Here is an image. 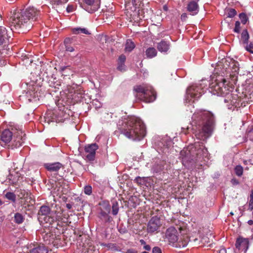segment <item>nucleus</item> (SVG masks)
<instances>
[{
  "instance_id": "obj_23",
  "label": "nucleus",
  "mask_w": 253,
  "mask_h": 253,
  "mask_svg": "<svg viewBox=\"0 0 253 253\" xmlns=\"http://www.w3.org/2000/svg\"><path fill=\"white\" fill-rule=\"evenodd\" d=\"M48 250L44 246L39 245L31 250L30 253H47Z\"/></svg>"
},
{
  "instance_id": "obj_42",
  "label": "nucleus",
  "mask_w": 253,
  "mask_h": 253,
  "mask_svg": "<svg viewBox=\"0 0 253 253\" xmlns=\"http://www.w3.org/2000/svg\"><path fill=\"white\" fill-rule=\"evenodd\" d=\"M126 60V56L124 54H122L119 57L118 63H125Z\"/></svg>"
},
{
  "instance_id": "obj_32",
  "label": "nucleus",
  "mask_w": 253,
  "mask_h": 253,
  "mask_svg": "<svg viewBox=\"0 0 253 253\" xmlns=\"http://www.w3.org/2000/svg\"><path fill=\"white\" fill-rule=\"evenodd\" d=\"M134 181L140 185H143L146 184V178L144 177L137 176L134 179Z\"/></svg>"
},
{
  "instance_id": "obj_11",
  "label": "nucleus",
  "mask_w": 253,
  "mask_h": 253,
  "mask_svg": "<svg viewBox=\"0 0 253 253\" xmlns=\"http://www.w3.org/2000/svg\"><path fill=\"white\" fill-rule=\"evenodd\" d=\"M11 33H9L6 28L0 26V47L5 49L10 42Z\"/></svg>"
},
{
  "instance_id": "obj_40",
  "label": "nucleus",
  "mask_w": 253,
  "mask_h": 253,
  "mask_svg": "<svg viewBox=\"0 0 253 253\" xmlns=\"http://www.w3.org/2000/svg\"><path fill=\"white\" fill-rule=\"evenodd\" d=\"M246 49L248 51L253 54V42H251L249 44H246Z\"/></svg>"
},
{
  "instance_id": "obj_24",
  "label": "nucleus",
  "mask_w": 253,
  "mask_h": 253,
  "mask_svg": "<svg viewBox=\"0 0 253 253\" xmlns=\"http://www.w3.org/2000/svg\"><path fill=\"white\" fill-rule=\"evenodd\" d=\"M100 205L101 206V208L99 211H103L105 212L110 213L111 206L108 201H103Z\"/></svg>"
},
{
  "instance_id": "obj_61",
  "label": "nucleus",
  "mask_w": 253,
  "mask_h": 253,
  "mask_svg": "<svg viewBox=\"0 0 253 253\" xmlns=\"http://www.w3.org/2000/svg\"><path fill=\"white\" fill-rule=\"evenodd\" d=\"M219 253H226V250L224 249H221L219 251Z\"/></svg>"
},
{
  "instance_id": "obj_46",
  "label": "nucleus",
  "mask_w": 253,
  "mask_h": 253,
  "mask_svg": "<svg viewBox=\"0 0 253 253\" xmlns=\"http://www.w3.org/2000/svg\"><path fill=\"white\" fill-rule=\"evenodd\" d=\"M248 210L251 211L253 210V202L251 200L249 201Z\"/></svg>"
},
{
  "instance_id": "obj_37",
  "label": "nucleus",
  "mask_w": 253,
  "mask_h": 253,
  "mask_svg": "<svg viewBox=\"0 0 253 253\" xmlns=\"http://www.w3.org/2000/svg\"><path fill=\"white\" fill-rule=\"evenodd\" d=\"M84 191L85 194L90 195L92 192V187L90 185H85L84 187Z\"/></svg>"
},
{
  "instance_id": "obj_52",
  "label": "nucleus",
  "mask_w": 253,
  "mask_h": 253,
  "mask_svg": "<svg viewBox=\"0 0 253 253\" xmlns=\"http://www.w3.org/2000/svg\"><path fill=\"white\" fill-rule=\"evenodd\" d=\"M143 249L147 251H149L151 250V247L149 245H146L144 246Z\"/></svg>"
},
{
  "instance_id": "obj_20",
  "label": "nucleus",
  "mask_w": 253,
  "mask_h": 253,
  "mask_svg": "<svg viewBox=\"0 0 253 253\" xmlns=\"http://www.w3.org/2000/svg\"><path fill=\"white\" fill-rule=\"evenodd\" d=\"M51 70V67L48 66L47 65H44L42 67L41 72L42 75L43 79H46L48 80L50 77H53V75L50 72Z\"/></svg>"
},
{
  "instance_id": "obj_43",
  "label": "nucleus",
  "mask_w": 253,
  "mask_h": 253,
  "mask_svg": "<svg viewBox=\"0 0 253 253\" xmlns=\"http://www.w3.org/2000/svg\"><path fill=\"white\" fill-rule=\"evenodd\" d=\"M152 253H162L161 249L158 247H155L152 249Z\"/></svg>"
},
{
  "instance_id": "obj_9",
  "label": "nucleus",
  "mask_w": 253,
  "mask_h": 253,
  "mask_svg": "<svg viewBox=\"0 0 253 253\" xmlns=\"http://www.w3.org/2000/svg\"><path fill=\"white\" fill-rule=\"evenodd\" d=\"M51 210L50 207L48 206L42 205V206L38 211V214L39 218L41 216H44L43 219L44 221L51 225L55 221L54 217L51 216Z\"/></svg>"
},
{
  "instance_id": "obj_2",
  "label": "nucleus",
  "mask_w": 253,
  "mask_h": 253,
  "mask_svg": "<svg viewBox=\"0 0 253 253\" xmlns=\"http://www.w3.org/2000/svg\"><path fill=\"white\" fill-rule=\"evenodd\" d=\"M41 18V11L33 6L17 9L11 16V30L18 33L29 31L34 23Z\"/></svg>"
},
{
  "instance_id": "obj_19",
  "label": "nucleus",
  "mask_w": 253,
  "mask_h": 253,
  "mask_svg": "<svg viewBox=\"0 0 253 253\" xmlns=\"http://www.w3.org/2000/svg\"><path fill=\"white\" fill-rule=\"evenodd\" d=\"M249 245V240L248 238H244L243 237H239L237 239L235 246L239 250L241 248L247 249Z\"/></svg>"
},
{
  "instance_id": "obj_47",
  "label": "nucleus",
  "mask_w": 253,
  "mask_h": 253,
  "mask_svg": "<svg viewBox=\"0 0 253 253\" xmlns=\"http://www.w3.org/2000/svg\"><path fill=\"white\" fill-rule=\"evenodd\" d=\"M66 46V50L69 52H73L74 51V48L72 46H70L67 45H65Z\"/></svg>"
},
{
  "instance_id": "obj_53",
  "label": "nucleus",
  "mask_w": 253,
  "mask_h": 253,
  "mask_svg": "<svg viewBox=\"0 0 253 253\" xmlns=\"http://www.w3.org/2000/svg\"><path fill=\"white\" fill-rule=\"evenodd\" d=\"M97 252L95 251H92L91 249H88L84 253H96Z\"/></svg>"
},
{
  "instance_id": "obj_13",
  "label": "nucleus",
  "mask_w": 253,
  "mask_h": 253,
  "mask_svg": "<svg viewBox=\"0 0 253 253\" xmlns=\"http://www.w3.org/2000/svg\"><path fill=\"white\" fill-rule=\"evenodd\" d=\"M98 149V146L95 143L85 145L84 152L86 159L89 162L93 161L95 158L96 151Z\"/></svg>"
},
{
  "instance_id": "obj_36",
  "label": "nucleus",
  "mask_w": 253,
  "mask_h": 253,
  "mask_svg": "<svg viewBox=\"0 0 253 253\" xmlns=\"http://www.w3.org/2000/svg\"><path fill=\"white\" fill-rule=\"evenodd\" d=\"M227 17L233 18L237 14L236 10L234 8H229L227 10Z\"/></svg>"
},
{
  "instance_id": "obj_28",
  "label": "nucleus",
  "mask_w": 253,
  "mask_h": 253,
  "mask_svg": "<svg viewBox=\"0 0 253 253\" xmlns=\"http://www.w3.org/2000/svg\"><path fill=\"white\" fill-rule=\"evenodd\" d=\"M72 32L74 34L83 33L86 35H90V33L85 28H75L72 29Z\"/></svg>"
},
{
  "instance_id": "obj_31",
  "label": "nucleus",
  "mask_w": 253,
  "mask_h": 253,
  "mask_svg": "<svg viewBox=\"0 0 253 253\" xmlns=\"http://www.w3.org/2000/svg\"><path fill=\"white\" fill-rule=\"evenodd\" d=\"M112 214L114 215H116L119 211V204L117 201H115L112 202Z\"/></svg>"
},
{
  "instance_id": "obj_7",
  "label": "nucleus",
  "mask_w": 253,
  "mask_h": 253,
  "mask_svg": "<svg viewBox=\"0 0 253 253\" xmlns=\"http://www.w3.org/2000/svg\"><path fill=\"white\" fill-rule=\"evenodd\" d=\"M133 90L136 96L145 102H152L156 98V93L152 86L136 85L133 87Z\"/></svg>"
},
{
  "instance_id": "obj_14",
  "label": "nucleus",
  "mask_w": 253,
  "mask_h": 253,
  "mask_svg": "<svg viewBox=\"0 0 253 253\" xmlns=\"http://www.w3.org/2000/svg\"><path fill=\"white\" fill-rule=\"evenodd\" d=\"M84 4L82 7L90 13L96 11L100 7L99 2L97 0H83Z\"/></svg>"
},
{
  "instance_id": "obj_5",
  "label": "nucleus",
  "mask_w": 253,
  "mask_h": 253,
  "mask_svg": "<svg viewBox=\"0 0 253 253\" xmlns=\"http://www.w3.org/2000/svg\"><path fill=\"white\" fill-rule=\"evenodd\" d=\"M229 82L228 78H225L222 76L219 75L215 82L211 84H210L207 80H202L200 83L196 84L199 86L201 91L204 90V93L208 89L207 86L209 85L208 90L211 94L218 96H224L229 93Z\"/></svg>"
},
{
  "instance_id": "obj_17",
  "label": "nucleus",
  "mask_w": 253,
  "mask_h": 253,
  "mask_svg": "<svg viewBox=\"0 0 253 253\" xmlns=\"http://www.w3.org/2000/svg\"><path fill=\"white\" fill-rule=\"evenodd\" d=\"M157 48L160 52L167 53L170 48V42L162 40L157 43Z\"/></svg>"
},
{
  "instance_id": "obj_16",
  "label": "nucleus",
  "mask_w": 253,
  "mask_h": 253,
  "mask_svg": "<svg viewBox=\"0 0 253 253\" xmlns=\"http://www.w3.org/2000/svg\"><path fill=\"white\" fill-rule=\"evenodd\" d=\"M44 167L49 171L57 172L63 167V165L59 162H55L45 164Z\"/></svg>"
},
{
  "instance_id": "obj_30",
  "label": "nucleus",
  "mask_w": 253,
  "mask_h": 253,
  "mask_svg": "<svg viewBox=\"0 0 253 253\" xmlns=\"http://www.w3.org/2000/svg\"><path fill=\"white\" fill-rule=\"evenodd\" d=\"M44 118L45 119V121H46L48 123L50 122H54L56 121L54 113L51 111L46 113Z\"/></svg>"
},
{
  "instance_id": "obj_54",
  "label": "nucleus",
  "mask_w": 253,
  "mask_h": 253,
  "mask_svg": "<svg viewBox=\"0 0 253 253\" xmlns=\"http://www.w3.org/2000/svg\"><path fill=\"white\" fill-rule=\"evenodd\" d=\"M68 12H70L72 11V6L68 5L66 8Z\"/></svg>"
},
{
  "instance_id": "obj_50",
  "label": "nucleus",
  "mask_w": 253,
  "mask_h": 253,
  "mask_svg": "<svg viewBox=\"0 0 253 253\" xmlns=\"http://www.w3.org/2000/svg\"><path fill=\"white\" fill-rule=\"evenodd\" d=\"M126 253H137V251L133 249H128Z\"/></svg>"
},
{
  "instance_id": "obj_33",
  "label": "nucleus",
  "mask_w": 253,
  "mask_h": 253,
  "mask_svg": "<svg viewBox=\"0 0 253 253\" xmlns=\"http://www.w3.org/2000/svg\"><path fill=\"white\" fill-rule=\"evenodd\" d=\"M239 17L241 20V23L243 24H246L247 21L249 20V18L247 14L244 12H242L239 14Z\"/></svg>"
},
{
  "instance_id": "obj_58",
  "label": "nucleus",
  "mask_w": 253,
  "mask_h": 253,
  "mask_svg": "<svg viewBox=\"0 0 253 253\" xmlns=\"http://www.w3.org/2000/svg\"><path fill=\"white\" fill-rule=\"evenodd\" d=\"M163 9H164V11H168V7L167 6V5H164L163 6Z\"/></svg>"
},
{
  "instance_id": "obj_39",
  "label": "nucleus",
  "mask_w": 253,
  "mask_h": 253,
  "mask_svg": "<svg viewBox=\"0 0 253 253\" xmlns=\"http://www.w3.org/2000/svg\"><path fill=\"white\" fill-rule=\"evenodd\" d=\"M240 22L239 21H237L235 22V28L233 30L234 32L237 33H239L240 32Z\"/></svg>"
},
{
  "instance_id": "obj_44",
  "label": "nucleus",
  "mask_w": 253,
  "mask_h": 253,
  "mask_svg": "<svg viewBox=\"0 0 253 253\" xmlns=\"http://www.w3.org/2000/svg\"><path fill=\"white\" fill-rule=\"evenodd\" d=\"M69 67H70V66H61L60 68V71L61 73H62L63 74L65 72L66 70H67L68 69H70Z\"/></svg>"
},
{
  "instance_id": "obj_45",
  "label": "nucleus",
  "mask_w": 253,
  "mask_h": 253,
  "mask_svg": "<svg viewBox=\"0 0 253 253\" xmlns=\"http://www.w3.org/2000/svg\"><path fill=\"white\" fill-rule=\"evenodd\" d=\"M72 38H67L65 39L64 40V43L66 45H67L69 43H70L72 42Z\"/></svg>"
},
{
  "instance_id": "obj_48",
  "label": "nucleus",
  "mask_w": 253,
  "mask_h": 253,
  "mask_svg": "<svg viewBox=\"0 0 253 253\" xmlns=\"http://www.w3.org/2000/svg\"><path fill=\"white\" fill-rule=\"evenodd\" d=\"M231 182L233 185H236L239 184V181L236 178H233L231 180Z\"/></svg>"
},
{
  "instance_id": "obj_51",
  "label": "nucleus",
  "mask_w": 253,
  "mask_h": 253,
  "mask_svg": "<svg viewBox=\"0 0 253 253\" xmlns=\"http://www.w3.org/2000/svg\"><path fill=\"white\" fill-rule=\"evenodd\" d=\"M54 2V3L56 5H60L62 3V1L61 0H52Z\"/></svg>"
},
{
  "instance_id": "obj_63",
  "label": "nucleus",
  "mask_w": 253,
  "mask_h": 253,
  "mask_svg": "<svg viewBox=\"0 0 253 253\" xmlns=\"http://www.w3.org/2000/svg\"><path fill=\"white\" fill-rule=\"evenodd\" d=\"M141 253H149L147 252H146V251H144V252H142Z\"/></svg>"
},
{
  "instance_id": "obj_3",
  "label": "nucleus",
  "mask_w": 253,
  "mask_h": 253,
  "mask_svg": "<svg viewBox=\"0 0 253 253\" xmlns=\"http://www.w3.org/2000/svg\"><path fill=\"white\" fill-rule=\"evenodd\" d=\"M118 127L121 133L134 141H140L146 135L144 125L134 116L122 117L118 122Z\"/></svg>"
},
{
  "instance_id": "obj_12",
  "label": "nucleus",
  "mask_w": 253,
  "mask_h": 253,
  "mask_svg": "<svg viewBox=\"0 0 253 253\" xmlns=\"http://www.w3.org/2000/svg\"><path fill=\"white\" fill-rule=\"evenodd\" d=\"M161 226L160 217L157 215L152 216L147 224V230L149 233L157 231Z\"/></svg>"
},
{
  "instance_id": "obj_34",
  "label": "nucleus",
  "mask_w": 253,
  "mask_h": 253,
  "mask_svg": "<svg viewBox=\"0 0 253 253\" xmlns=\"http://www.w3.org/2000/svg\"><path fill=\"white\" fill-rule=\"evenodd\" d=\"M5 197L6 199L11 200L13 202H15L16 201V195L13 192H7L5 195Z\"/></svg>"
},
{
  "instance_id": "obj_38",
  "label": "nucleus",
  "mask_w": 253,
  "mask_h": 253,
  "mask_svg": "<svg viewBox=\"0 0 253 253\" xmlns=\"http://www.w3.org/2000/svg\"><path fill=\"white\" fill-rule=\"evenodd\" d=\"M118 231L122 234H124L127 232V230L126 228L122 224H121L118 227Z\"/></svg>"
},
{
  "instance_id": "obj_35",
  "label": "nucleus",
  "mask_w": 253,
  "mask_h": 253,
  "mask_svg": "<svg viewBox=\"0 0 253 253\" xmlns=\"http://www.w3.org/2000/svg\"><path fill=\"white\" fill-rule=\"evenodd\" d=\"M234 171L238 176H241L243 172V168L241 165H238L235 167Z\"/></svg>"
},
{
  "instance_id": "obj_10",
  "label": "nucleus",
  "mask_w": 253,
  "mask_h": 253,
  "mask_svg": "<svg viewBox=\"0 0 253 253\" xmlns=\"http://www.w3.org/2000/svg\"><path fill=\"white\" fill-rule=\"evenodd\" d=\"M229 87L230 88V86ZM230 92V91L228 94L225 95V96H227V97L224 99V101L226 103V106L228 109L234 110L239 105L240 99L237 94H229Z\"/></svg>"
},
{
  "instance_id": "obj_55",
  "label": "nucleus",
  "mask_w": 253,
  "mask_h": 253,
  "mask_svg": "<svg viewBox=\"0 0 253 253\" xmlns=\"http://www.w3.org/2000/svg\"><path fill=\"white\" fill-rule=\"evenodd\" d=\"M250 198V200L253 202V189L251 191Z\"/></svg>"
},
{
  "instance_id": "obj_56",
  "label": "nucleus",
  "mask_w": 253,
  "mask_h": 253,
  "mask_svg": "<svg viewBox=\"0 0 253 253\" xmlns=\"http://www.w3.org/2000/svg\"><path fill=\"white\" fill-rule=\"evenodd\" d=\"M66 207L68 209L70 210L72 208V205L69 203H68V204H66Z\"/></svg>"
},
{
  "instance_id": "obj_1",
  "label": "nucleus",
  "mask_w": 253,
  "mask_h": 253,
  "mask_svg": "<svg viewBox=\"0 0 253 253\" xmlns=\"http://www.w3.org/2000/svg\"><path fill=\"white\" fill-rule=\"evenodd\" d=\"M214 125V115L210 111L200 110L193 114L190 126L182 129L184 134L191 130L199 139L205 140L211 136Z\"/></svg>"
},
{
  "instance_id": "obj_25",
  "label": "nucleus",
  "mask_w": 253,
  "mask_h": 253,
  "mask_svg": "<svg viewBox=\"0 0 253 253\" xmlns=\"http://www.w3.org/2000/svg\"><path fill=\"white\" fill-rule=\"evenodd\" d=\"M13 218L14 222L17 224H22L25 220L24 215L19 212H16Z\"/></svg>"
},
{
  "instance_id": "obj_21",
  "label": "nucleus",
  "mask_w": 253,
  "mask_h": 253,
  "mask_svg": "<svg viewBox=\"0 0 253 253\" xmlns=\"http://www.w3.org/2000/svg\"><path fill=\"white\" fill-rule=\"evenodd\" d=\"M110 213L105 212L103 211L98 213V218L103 221L104 223H110L113 221V218L109 215Z\"/></svg>"
},
{
  "instance_id": "obj_8",
  "label": "nucleus",
  "mask_w": 253,
  "mask_h": 253,
  "mask_svg": "<svg viewBox=\"0 0 253 253\" xmlns=\"http://www.w3.org/2000/svg\"><path fill=\"white\" fill-rule=\"evenodd\" d=\"M166 239L168 240L169 244L177 248H184L187 245L186 243L178 242V233L176 228L173 226L168 228L165 233Z\"/></svg>"
},
{
  "instance_id": "obj_62",
  "label": "nucleus",
  "mask_w": 253,
  "mask_h": 253,
  "mask_svg": "<svg viewBox=\"0 0 253 253\" xmlns=\"http://www.w3.org/2000/svg\"><path fill=\"white\" fill-rule=\"evenodd\" d=\"M2 204H3L2 201L1 200H0V206L2 205Z\"/></svg>"
},
{
  "instance_id": "obj_57",
  "label": "nucleus",
  "mask_w": 253,
  "mask_h": 253,
  "mask_svg": "<svg viewBox=\"0 0 253 253\" xmlns=\"http://www.w3.org/2000/svg\"><path fill=\"white\" fill-rule=\"evenodd\" d=\"M140 243L141 245L145 246V245H146L145 241L144 240H143V239H141V240H140Z\"/></svg>"
},
{
  "instance_id": "obj_60",
  "label": "nucleus",
  "mask_w": 253,
  "mask_h": 253,
  "mask_svg": "<svg viewBox=\"0 0 253 253\" xmlns=\"http://www.w3.org/2000/svg\"><path fill=\"white\" fill-rule=\"evenodd\" d=\"M248 223L250 225H252L253 224V220H248Z\"/></svg>"
},
{
  "instance_id": "obj_22",
  "label": "nucleus",
  "mask_w": 253,
  "mask_h": 253,
  "mask_svg": "<svg viewBox=\"0 0 253 253\" xmlns=\"http://www.w3.org/2000/svg\"><path fill=\"white\" fill-rule=\"evenodd\" d=\"M16 193L18 197L21 199H28L31 195L29 191L22 189L16 190Z\"/></svg>"
},
{
  "instance_id": "obj_49",
  "label": "nucleus",
  "mask_w": 253,
  "mask_h": 253,
  "mask_svg": "<svg viewBox=\"0 0 253 253\" xmlns=\"http://www.w3.org/2000/svg\"><path fill=\"white\" fill-rule=\"evenodd\" d=\"M181 19L182 21H185L187 18V14L183 13L181 15Z\"/></svg>"
},
{
  "instance_id": "obj_41",
  "label": "nucleus",
  "mask_w": 253,
  "mask_h": 253,
  "mask_svg": "<svg viewBox=\"0 0 253 253\" xmlns=\"http://www.w3.org/2000/svg\"><path fill=\"white\" fill-rule=\"evenodd\" d=\"M117 69L121 72L126 71V67L125 63H118Z\"/></svg>"
},
{
  "instance_id": "obj_59",
  "label": "nucleus",
  "mask_w": 253,
  "mask_h": 253,
  "mask_svg": "<svg viewBox=\"0 0 253 253\" xmlns=\"http://www.w3.org/2000/svg\"><path fill=\"white\" fill-rule=\"evenodd\" d=\"M76 200L77 201H78V202H80L83 203V201H82V199L80 197H79L76 198Z\"/></svg>"
},
{
  "instance_id": "obj_4",
  "label": "nucleus",
  "mask_w": 253,
  "mask_h": 253,
  "mask_svg": "<svg viewBox=\"0 0 253 253\" xmlns=\"http://www.w3.org/2000/svg\"><path fill=\"white\" fill-rule=\"evenodd\" d=\"M25 135L22 126L11 124L0 133V144L8 149H17L24 142Z\"/></svg>"
},
{
  "instance_id": "obj_26",
  "label": "nucleus",
  "mask_w": 253,
  "mask_h": 253,
  "mask_svg": "<svg viewBox=\"0 0 253 253\" xmlns=\"http://www.w3.org/2000/svg\"><path fill=\"white\" fill-rule=\"evenodd\" d=\"M145 54L148 58H152L157 54V51L154 47H149L145 51Z\"/></svg>"
},
{
  "instance_id": "obj_27",
  "label": "nucleus",
  "mask_w": 253,
  "mask_h": 253,
  "mask_svg": "<svg viewBox=\"0 0 253 253\" xmlns=\"http://www.w3.org/2000/svg\"><path fill=\"white\" fill-rule=\"evenodd\" d=\"M135 46L134 43L131 40H127L125 44V51L130 52L134 48Z\"/></svg>"
},
{
  "instance_id": "obj_15",
  "label": "nucleus",
  "mask_w": 253,
  "mask_h": 253,
  "mask_svg": "<svg viewBox=\"0 0 253 253\" xmlns=\"http://www.w3.org/2000/svg\"><path fill=\"white\" fill-rule=\"evenodd\" d=\"M186 93L188 97L190 96L192 98L197 99L204 94V90L201 91L199 86L196 84L188 87L187 89Z\"/></svg>"
},
{
  "instance_id": "obj_18",
  "label": "nucleus",
  "mask_w": 253,
  "mask_h": 253,
  "mask_svg": "<svg viewBox=\"0 0 253 253\" xmlns=\"http://www.w3.org/2000/svg\"><path fill=\"white\" fill-rule=\"evenodd\" d=\"M187 9L191 15H196L198 13L199 9L198 2L193 0L189 2L187 4Z\"/></svg>"
},
{
  "instance_id": "obj_64",
  "label": "nucleus",
  "mask_w": 253,
  "mask_h": 253,
  "mask_svg": "<svg viewBox=\"0 0 253 253\" xmlns=\"http://www.w3.org/2000/svg\"><path fill=\"white\" fill-rule=\"evenodd\" d=\"M200 0H193V1H195L196 2H198Z\"/></svg>"
},
{
  "instance_id": "obj_29",
  "label": "nucleus",
  "mask_w": 253,
  "mask_h": 253,
  "mask_svg": "<svg viewBox=\"0 0 253 253\" xmlns=\"http://www.w3.org/2000/svg\"><path fill=\"white\" fill-rule=\"evenodd\" d=\"M241 39L244 44H247L249 39V34L247 29L243 30L241 33Z\"/></svg>"
},
{
  "instance_id": "obj_6",
  "label": "nucleus",
  "mask_w": 253,
  "mask_h": 253,
  "mask_svg": "<svg viewBox=\"0 0 253 253\" xmlns=\"http://www.w3.org/2000/svg\"><path fill=\"white\" fill-rule=\"evenodd\" d=\"M209 153L207 149L203 143H195L194 149L189 150L182 158L183 163H187L192 165L193 163L203 162L209 160Z\"/></svg>"
}]
</instances>
